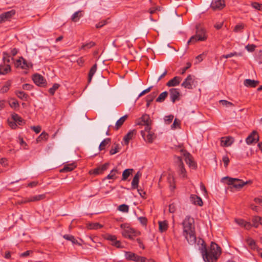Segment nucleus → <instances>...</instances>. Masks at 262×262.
Masks as SVG:
<instances>
[{"instance_id":"f257e3e1","label":"nucleus","mask_w":262,"mask_h":262,"mask_svg":"<svg viewBox=\"0 0 262 262\" xmlns=\"http://www.w3.org/2000/svg\"><path fill=\"white\" fill-rule=\"evenodd\" d=\"M200 241L202 243L200 250L205 262H216L222 253L221 247L212 242L210 248L207 249L204 241L202 239Z\"/></svg>"},{"instance_id":"f03ea898","label":"nucleus","mask_w":262,"mask_h":262,"mask_svg":"<svg viewBox=\"0 0 262 262\" xmlns=\"http://www.w3.org/2000/svg\"><path fill=\"white\" fill-rule=\"evenodd\" d=\"M182 225L183 235L189 244H194L196 242V235L193 218L189 215L186 216L182 222Z\"/></svg>"},{"instance_id":"7ed1b4c3","label":"nucleus","mask_w":262,"mask_h":262,"mask_svg":"<svg viewBox=\"0 0 262 262\" xmlns=\"http://www.w3.org/2000/svg\"><path fill=\"white\" fill-rule=\"evenodd\" d=\"M120 227L122 230L121 232L122 236L131 240H133L135 237L140 234V232L130 228L127 224H121Z\"/></svg>"},{"instance_id":"20e7f679","label":"nucleus","mask_w":262,"mask_h":262,"mask_svg":"<svg viewBox=\"0 0 262 262\" xmlns=\"http://www.w3.org/2000/svg\"><path fill=\"white\" fill-rule=\"evenodd\" d=\"M207 39L205 30L199 27H196V34L191 37L188 43H194L197 41H204Z\"/></svg>"},{"instance_id":"39448f33","label":"nucleus","mask_w":262,"mask_h":262,"mask_svg":"<svg viewBox=\"0 0 262 262\" xmlns=\"http://www.w3.org/2000/svg\"><path fill=\"white\" fill-rule=\"evenodd\" d=\"M136 124L144 126L145 131H149L151 129V121L149 116L147 114H144L142 116L136 121Z\"/></svg>"},{"instance_id":"423d86ee","label":"nucleus","mask_w":262,"mask_h":262,"mask_svg":"<svg viewBox=\"0 0 262 262\" xmlns=\"http://www.w3.org/2000/svg\"><path fill=\"white\" fill-rule=\"evenodd\" d=\"M226 179H229L228 184L233 185L234 188L238 189H240L242 188L244 186L247 184H250L252 183L250 180L244 182L238 179L231 178L229 177H226Z\"/></svg>"},{"instance_id":"0eeeda50","label":"nucleus","mask_w":262,"mask_h":262,"mask_svg":"<svg viewBox=\"0 0 262 262\" xmlns=\"http://www.w3.org/2000/svg\"><path fill=\"white\" fill-rule=\"evenodd\" d=\"M176 162L177 164V171L180 176L183 178L187 177L186 171L184 168V165L182 162V159L180 157L176 158Z\"/></svg>"},{"instance_id":"6e6552de","label":"nucleus","mask_w":262,"mask_h":262,"mask_svg":"<svg viewBox=\"0 0 262 262\" xmlns=\"http://www.w3.org/2000/svg\"><path fill=\"white\" fill-rule=\"evenodd\" d=\"M225 0H213L210 5V8L213 11H219L225 7Z\"/></svg>"},{"instance_id":"1a4fd4ad","label":"nucleus","mask_w":262,"mask_h":262,"mask_svg":"<svg viewBox=\"0 0 262 262\" xmlns=\"http://www.w3.org/2000/svg\"><path fill=\"white\" fill-rule=\"evenodd\" d=\"M259 140V137L257 132L253 130L246 139V142L247 144L250 145L253 143H257Z\"/></svg>"},{"instance_id":"9d476101","label":"nucleus","mask_w":262,"mask_h":262,"mask_svg":"<svg viewBox=\"0 0 262 262\" xmlns=\"http://www.w3.org/2000/svg\"><path fill=\"white\" fill-rule=\"evenodd\" d=\"M33 80L36 85L39 86L44 87L46 86V80L40 74H34L33 76Z\"/></svg>"},{"instance_id":"9b49d317","label":"nucleus","mask_w":262,"mask_h":262,"mask_svg":"<svg viewBox=\"0 0 262 262\" xmlns=\"http://www.w3.org/2000/svg\"><path fill=\"white\" fill-rule=\"evenodd\" d=\"M15 14L14 10L4 12L0 15V23H3L6 21L9 20Z\"/></svg>"},{"instance_id":"f8f14e48","label":"nucleus","mask_w":262,"mask_h":262,"mask_svg":"<svg viewBox=\"0 0 262 262\" xmlns=\"http://www.w3.org/2000/svg\"><path fill=\"white\" fill-rule=\"evenodd\" d=\"M141 134L145 140L149 143L152 142L155 137L154 134L151 132L150 130L149 131H145V129H144V130L141 131Z\"/></svg>"},{"instance_id":"ddd939ff","label":"nucleus","mask_w":262,"mask_h":262,"mask_svg":"<svg viewBox=\"0 0 262 262\" xmlns=\"http://www.w3.org/2000/svg\"><path fill=\"white\" fill-rule=\"evenodd\" d=\"M194 79L193 76L189 75L182 83V86L188 89H191L192 88V84L193 83Z\"/></svg>"},{"instance_id":"4468645a","label":"nucleus","mask_w":262,"mask_h":262,"mask_svg":"<svg viewBox=\"0 0 262 262\" xmlns=\"http://www.w3.org/2000/svg\"><path fill=\"white\" fill-rule=\"evenodd\" d=\"M234 142V138L230 136L222 137L221 138V146L223 147H228L232 144Z\"/></svg>"},{"instance_id":"2eb2a0df","label":"nucleus","mask_w":262,"mask_h":262,"mask_svg":"<svg viewBox=\"0 0 262 262\" xmlns=\"http://www.w3.org/2000/svg\"><path fill=\"white\" fill-rule=\"evenodd\" d=\"M17 67H20L23 69H27L31 66L30 63L28 62L24 58L20 57L16 60L15 63Z\"/></svg>"},{"instance_id":"dca6fc26","label":"nucleus","mask_w":262,"mask_h":262,"mask_svg":"<svg viewBox=\"0 0 262 262\" xmlns=\"http://www.w3.org/2000/svg\"><path fill=\"white\" fill-rule=\"evenodd\" d=\"M185 157V161L189 166L192 169H195L197 167L196 163L193 161L191 156L189 153L184 154Z\"/></svg>"},{"instance_id":"f3484780","label":"nucleus","mask_w":262,"mask_h":262,"mask_svg":"<svg viewBox=\"0 0 262 262\" xmlns=\"http://www.w3.org/2000/svg\"><path fill=\"white\" fill-rule=\"evenodd\" d=\"M169 95L171 101L174 103L179 99L180 95L179 90L178 89L172 88L169 90Z\"/></svg>"},{"instance_id":"a211bd4d","label":"nucleus","mask_w":262,"mask_h":262,"mask_svg":"<svg viewBox=\"0 0 262 262\" xmlns=\"http://www.w3.org/2000/svg\"><path fill=\"white\" fill-rule=\"evenodd\" d=\"M246 242L251 249L253 250H256L257 252H259L260 251H261V249H259L257 247L255 241L252 238L250 237H247L246 239Z\"/></svg>"},{"instance_id":"6ab92c4d","label":"nucleus","mask_w":262,"mask_h":262,"mask_svg":"<svg viewBox=\"0 0 262 262\" xmlns=\"http://www.w3.org/2000/svg\"><path fill=\"white\" fill-rule=\"evenodd\" d=\"M108 165L109 163H106L101 166L97 167L93 170V173L95 175L102 173L107 169Z\"/></svg>"},{"instance_id":"aec40b11","label":"nucleus","mask_w":262,"mask_h":262,"mask_svg":"<svg viewBox=\"0 0 262 262\" xmlns=\"http://www.w3.org/2000/svg\"><path fill=\"white\" fill-rule=\"evenodd\" d=\"M235 222L240 226L244 227L247 230H250L252 225L250 222H246L243 219H235Z\"/></svg>"},{"instance_id":"412c9836","label":"nucleus","mask_w":262,"mask_h":262,"mask_svg":"<svg viewBox=\"0 0 262 262\" xmlns=\"http://www.w3.org/2000/svg\"><path fill=\"white\" fill-rule=\"evenodd\" d=\"M258 80L246 79L244 80V84L246 87L255 88L259 84Z\"/></svg>"},{"instance_id":"4be33fe9","label":"nucleus","mask_w":262,"mask_h":262,"mask_svg":"<svg viewBox=\"0 0 262 262\" xmlns=\"http://www.w3.org/2000/svg\"><path fill=\"white\" fill-rule=\"evenodd\" d=\"M136 134V129L130 130L123 138V141L126 145H127L129 140L132 139Z\"/></svg>"},{"instance_id":"5701e85b","label":"nucleus","mask_w":262,"mask_h":262,"mask_svg":"<svg viewBox=\"0 0 262 262\" xmlns=\"http://www.w3.org/2000/svg\"><path fill=\"white\" fill-rule=\"evenodd\" d=\"M182 80L180 77L176 76L171 80H170L166 84V85L170 86H175L179 85Z\"/></svg>"},{"instance_id":"b1692460","label":"nucleus","mask_w":262,"mask_h":262,"mask_svg":"<svg viewBox=\"0 0 262 262\" xmlns=\"http://www.w3.org/2000/svg\"><path fill=\"white\" fill-rule=\"evenodd\" d=\"M141 176V173L140 171H138L135 175L132 182V187L133 189L138 188L139 182V178Z\"/></svg>"},{"instance_id":"393cba45","label":"nucleus","mask_w":262,"mask_h":262,"mask_svg":"<svg viewBox=\"0 0 262 262\" xmlns=\"http://www.w3.org/2000/svg\"><path fill=\"white\" fill-rule=\"evenodd\" d=\"M45 198V194H39L37 195H35L33 196H31L29 198L26 199L23 203H27L30 202H35L41 200H43Z\"/></svg>"},{"instance_id":"a878e982","label":"nucleus","mask_w":262,"mask_h":262,"mask_svg":"<svg viewBox=\"0 0 262 262\" xmlns=\"http://www.w3.org/2000/svg\"><path fill=\"white\" fill-rule=\"evenodd\" d=\"M190 199L191 202L194 204V205H197L200 206H202L203 205V201L201 198L196 195L192 194L191 195L190 197Z\"/></svg>"},{"instance_id":"bb28decb","label":"nucleus","mask_w":262,"mask_h":262,"mask_svg":"<svg viewBox=\"0 0 262 262\" xmlns=\"http://www.w3.org/2000/svg\"><path fill=\"white\" fill-rule=\"evenodd\" d=\"M11 71V67L9 64L0 65V75H6Z\"/></svg>"},{"instance_id":"cd10ccee","label":"nucleus","mask_w":262,"mask_h":262,"mask_svg":"<svg viewBox=\"0 0 262 262\" xmlns=\"http://www.w3.org/2000/svg\"><path fill=\"white\" fill-rule=\"evenodd\" d=\"M252 226L257 228L259 225H262V217L258 216H254L252 218Z\"/></svg>"},{"instance_id":"c85d7f7f","label":"nucleus","mask_w":262,"mask_h":262,"mask_svg":"<svg viewBox=\"0 0 262 262\" xmlns=\"http://www.w3.org/2000/svg\"><path fill=\"white\" fill-rule=\"evenodd\" d=\"M11 117L13 120L15 121L16 123H17L20 125L25 124L24 120L17 114H12Z\"/></svg>"},{"instance_id":"c756f323","label":"nucleus","mask_w":262,"mask_h":262,"mask_svg":"<svg viewBox=\"0 0 262 262\" xmlns=\"http://www.w3.org/2000/svg\"><path fill=\"white\" fill-rule=\"evenodd\" d=\"M63 237L66 240L71 242L73 244H76L79 246L81 245V244L79 243L72 235L65 234L63 235Z\"/></svg>"},{"instance_id":"7c9ffc66","label":"nucleus","mask_w":262,"mask_h":262,"mask_svg":"<svg viewBox=\"0 0 262 262\" xmlns=\"http://www.w3.org/2000/svg\"><path fill=\"white\" fill-rule=\"evenodd\" d=\"M97 63H95V64H94L93 66V67L91 68V69L89 71V75H88V81L89 83H90L91 82L93 76H94V75L95 74V73H96V72L97 71Z\"/></svg>"},{"instance_id":"2f4dec72","label":"nucleus","mask_w":262,"mask_h":262,"mask_svg":"<svg viewBox=\"0 0 262 262\" xmlns=\"http://www.w3.org/2000/svg\"><path fill=\"white\" fill-rule=\"evenodd\" d=\"M76 167L74 163L64 165L63 168L60 170V172H69L73 170Z\"/></svg>"},{"instance_id":"473e14b6","label":"nucleus","mask_w":262,"mask_h":262,"mask_svg":"<svg viewBox=\"0 0 262 262\" xmlns=\"http://www.w3.org/2000/svg\"><path fill=\"white\" fill-rule=\"evenodd\" d=\"M127 117L128 116L125 115L117 120L115 124V128L116 130H118L122 125Z\"/></svg>"},{"instance_id":"72a5a7b5","label":"nucleus","mask_w":262,"mask_h":262,"mask_svg":"<svg viewBox=\"0 0 262 262\" xmlns=\"http://www.w3.org/2000/svg\"><path fill=\"white\" fill-rule=\"evenodd\" d=\"M157 95V92H152L149 95H148L146 97V106L148 107L149 106L151 102L153 101V100L155 98L156 96Z\"/></svg>"},{"instance_id":"f704fd0d","label":"nucleus","mask_w":262,"mask_h":262,"mask_svg":"<svg viewBox=\"0 0 262 262\" xmlns=\"http://www.w3.org/2000/svg\"><path fill=\"white\" fill-rule=\"evenodd\" d=\"M137 254L131 252H125V256L126 259L129 260H133L136 261V257H137Z\"/></svg>"},{"instance_id":"c9c22d12","label":"nucleus","mask_w":262,"mask_h":262,"mask_svg":"<svg viewBox=\"0 0 262 262\" xmlns=\"http://www.w3.org/2000/svg\"><path fill=\"white\" fill-rule=\"evenodd\" d=\"M15 95L20 99L26 101L28 98V95L23 91H15Z\"/></svg>"},{"instance_id":"e433bc0d","label":"nucleus","mask_w":262,"mask_h":262,"mask_svg":"<svg viewBox=\"0 0 262 262\" xmlns=\"http://www.w3.org/2000/svg\"><path fill=\"white\" fill-rule=\"evenodd\" d=\"M82 16V11H78L75 12L72 16L71 19L74 22L77 21Z\"/></svg>"},{"instance_id":"4c0bfd02","label":"nucleus","mask_w":262,"mask_h":262,"mask_svg":"<svg viewBox=\"0 0 262 262\" xmlns=\"http://www.w3.org/2000/svg\"><path fill=\"white\" fill-rule=\"evenodd\" d=\"M133 171V169H126L125 170H124L122 173V180H126L129 176L132 173Z\"/></svg>"},{"instance_id":"58836bf2","label":"nucleus","mask_w":262,"mask_h":262,"mask_svg":"<svg viewBox=\"0 0 262 262\" xmlns=\"http://www.w3.org/2000/svg\"><path fill=\"white\" fill-rule=\"evenodd\" d=\"M120 150V146L118 144L114 143L113 145L112 146V148L110 151V154L111 155H113L117 152H118Z\"/></svg>"},{"instance_id":"ea45409f","label":"nucleus","mask_w":262,"mask_h":262,"mask_svg":"<svg viewBox=\"0 0 262 262\" xmlns=\"http://www.w3.org/2000/svg\"><path fill=\"white\" fill-rule=\"evenodd\" d=\"M111 140L110 138H106L103 140L99 145V149L100 150L104 149L105 147L111 143Z\"/></svg>"},{"instance_id":"a19ab883","label":"nucleus","mask_w":262,"mask_h":262,"mask_svg":"<svg viewBox=\"0 0 262 262\" xmlns=\"http://www.w3.org/2000/svg\"><path fill=\"white\" fill-rule=\"evenodd\" d=\"M159 225L160 232H164L167 229L168 224L166 221L159 222Z\"/></svg>"},{"instance_id":"79ce46f5","label":"nucleus","mask_w":262,"mask_h":262,"mask_svg":"<svg viewBox=\"0 0 262 262\" xmlns=\"http://www.w3.org/2000/svg\"><path fill=\"white\" fill-rule=\"evenodd\" d=\"M48 137L49 135L47 133L43 132L37 137V138L36 139V142L38 143L39 142H41L43 140H47Z\"/></svg>"},{"instance_id":"37998d69","label":"nucleus","mask_w":262,"mask_h":262,"mask_svg":"<svg viewBox=\"0 0 262 262\" xmlns=\"http://www.w3.org/2000/svg\"><path fill=\"white\" fill-rule=\"evenodd\" d=\"M168 93L167 92H164L160 94L159 97L156 99V102H162L164 101L165 98L167 97Z\"/></svg>"},{"instance_id":"c03bdc74","label":"nucleus","mask_w":262,"mask_h":262,"mask_svg":"<svg viewBox=\"0 0 262 262\" xmlns=\"http://www.w3.org/2000/svg\"><path fill=\"white\" fill-rule=\"evenodd\" d=\"M102 227V225L98 223H90L88 226L89 229H98L101 228Z\"/></svg>"},{"instance_id":"a18cd8bd","label":"nucleus","mask_w":262,"mask_h":262,"mask_svg":"<svg viewBox=\"0 0 262 262\" xmlns=\"http://www.w3.org/2000/svg\"><path fill=\"white\" fill-rule=\"evenodd\" d=\"M10 85H11L10 81H7L5 83V85L1 89V92L2 93H5L7 92L10 89Z\"/></svg>"},{"instance_id":"49530a36","label":"nucleus","mask_w":262,"mask_h":262,"mask_svg":"<svg viewBox=\"0 0 262 262\" xmlns=\"http://www.w3.org/2000/svg\"><path fill=\"white\" fill-rule=\"evenodd\" d=\"M9 103L12 108H16L19 107V103L18 101L14 99H10V100H9Z\"/></svg>"},{"instance_id":"de8ad7c7","label":"nucleus","mask_w":262,"mask_h":262,"mask_svg":"<svg viewBox=\"0 0 262 262\" xmlns=\"http://www.w3.org/2000/svg\"><path fill=\"white\" fill-rule=\"evenodd\" d=\"M95 45V43L93 41H90L89 43L83 44L80 50H86L88 49H90L92 47H94Z\"/></svg>"},{"instance_id":"09e8293b","label":"nucleus","mask_w":262,"mask_h":262,"mask_svg":"<svg viewBox=\"0 0 262 262\" xmlns=\"http://www.w3.org/2000/svg\"><path fill=\"white\" fill-rule=\"evenodd\" d=\"M244 27H245V25L244 24H243V23L239 24L234 27L233 31L236 33H237L239 32H242L243 29L244 28Z\"/></svg>"},{"instance_id":"8fccbe9b","label":"nucleus","mask_w":262,"mask_h":262,"mask_svg":"<svg viewBox=\"0 0 262 262\" xmlns=\"http://www.w3.org/2000/svg\"><path fill=\"white\" fill-rule=\"evenodd\" d=\"M60 85L58 83H54L53 86L49 90V92L51 95L55 94V91L59 88Z\"/></svg>"},{"instance_id":"3c124183","label":"nucleus","mask_w":262,"mask_h":262,"mask_svg":"<svg viewBox=\"0 0 262 262\" xmlns=\"http://www.w3.org/2000/svg\"><path fill=\"white\" fill-rule=\"evenodd\" d=\"M118 210L123 212H128L129 207L126 204H122L119 206Z\"/></svg>"},{"instance_id":"603ef678","label":"nucleus","mask_w":262,"mask_h":262,"mask_svg":"<svg viewBox=\"0 0 262 262\" xmlns=\"http://www.w3.org/2000/svg\"><path fill=\"white\" fill-rule=\"evenodd\" d=\"M118 172L117 169H113L110 173L107 176V179H115L116 178L115 175Z\"/></svg>"},{"instance_id":"864d4df0","label":"nucleus","mask_w":262,"mask_h":262,"mask_svg":"<svg viewBox=\"0 0 262 262\" xmlns=\"http://www.w3.org/2000/svg\"><path fill=\"white\" fill-rule=\"evenodd\" d=\"M3 60L4 63L10 62V59L9 55L6 52H4L3 53Z\"/></svg>"},{"instance_id":"5fc2aeb1","label":"nucleus","mask_w":262,"mask_h":262,"mask_svg":"<svg viewBox=\"0 0 262 262\" xmlns=\"http://www.w3.org/2000/svg\"><path fill=\"white\" fill-rule=\"evenodd\" d=\"M251 6L254 9L258 10H261L262 9V5L257 3V2H253L251 3Z\"/></svg>"},{"instance_id":"6e6d98bb","label":"nucleus","mask_w":262,"mask_h":262,"mask_svg":"<svg viewBox=\"0 0 262 262\" xmlns=\"http://www.w3.org/2000/svg\"><path fill=\"white\" fill-rule=\"evenodd\" d=\"M220 103L222 104L223 105H225L226 106H234V104L227 100H221L220 101Z\"/></svg>"},{"instance_id":"4d7b16f0","label":"nucleus","mask_w":262,"mask_h":262,"mask_svg":"<svg viewBox=\"0 0 262 262\" xmlns=\"http://www.w3.org/2000/svg\"><path fill=\"white\" fill-rule=\"evenodd\" d=\"M237 55H241V54L237 53L236 52L230 53H229L228 54L223 55L222 56V57H223V58H230V57H232L233 56H237Z\"/></svg>"},{"instance_id":"13d9d810","label":"nucleus","mask_w":262,"mask_h":262,"mask_svg":"<svg viewBox=\"0 0 262 262\" xmlns=\"http://www.w3.org/2000/svg\"><path fill=\"white\" fill-rule=\"evenodd\" d=\"M136 259V262H147V259L146 257L137 255Z\"/></svg>"},{"instance_id":"bf43d9fd","label":"nucleus","mask_w":262,"mask_h":262,"mask_svg":"<svg viewBox=\"0 0 262 262\" xmlns=\"http://www.w3.org/2000/svg\"><path fill=\"white\" fill-rule=\"evenodd\" d=\"M31 129L34 131L36 134H38L41 131V128L39 125L32 126H31Z\"/></svg>"},{"instance_id":"052dcab7","label":"nucleus","mask_w":262,"mask_h":262,"mask_svg":"<svg viewBox=\"0 0 262 262\" xmlns=\"http://www.w3.org/2000/svg\"><path fill=\"white\" fill-rule=\"evenodd\" d=\"M160 10H161V8L160 7H155L150 8L149 10V12L150 14H152L155 13L156 12V11H159Z\"/></svg>"},{"instance_id":"680f3d73","label":"nucleus","mask_w":262,"mask_h":262,"mask_svg":"<svg viewBox=\"0 0 262 262\" xmlns=\"http://www.w3.org/2000/svg\"><path fill=\"white\" fill-rule=\"evenodd\" d=\"M256 46L254 45L248 44L246 46V49L249 52H253L255 50Z\"/></svg>"},{"instance_id":"e2e57ef3","label":"nucleus","mask_w":262,"mask_h":262,"mask_svg":"<svg viewBox=\"0 0 262 262\" xmlns=\"http://www.w3.org/2000/svg\"><path fill=\"white\" fill-rule=\"evenodd\" d=\"M173 119V116L171 115L166 116L165 117L164 120H165V122H166V123L169 124L172 122Z\"/></svg>"},{"instance_id":"0e129e2a","label":"nucleus","mask_w":262,"mask_h":262,"mask_svg":"<svg viewBox=\"0 0 262 262\" xmlns=\"http://www.w3.org/2000/svg\"><path fill=\"white\" fill-rule=\"evenodd\" d=\"M222 160L224 162L225 167H227L229 163V159L228 157L227 156H223Z\"/></svg>"},{"instance_id":"69168bd1","label":"nucleus","mask_w":262,"mask_h":262,"mask_svg":"<svg viewBox=\"0 0 262 262\" xmlns=\"http://www.w3.org/2000/svg\"><path fill=\"white\" fill-rule=\"evenodd\" d=\"M176 206L173 204H171L169 205V211L170 213H174L176 210Z\"/></svg>"},{"instance_id":"338daca9","label":"nucleus","mask_w":262,"mask_h":262,"mask_svg":"<svg viewBox=\"0 0 262 262\" xmlns=\"http://www.w3.org/2000/svg\"><path fill=\"white\" fill-rule=\"evenodd\" d=\"M152 86H150L149 88H148L147 89L144 90V91H143L138 96V99L141 96H143V95L148 93L150 92V91L151 90V89H152Z\"/></svg>"},{"instance_id":"774afa93","label":"nucleus","mask_w":262,"mask_h":262,"mask_svg":"<svg viewBox=\"0 0 262 262\" xmlns=\"http://www.w3.org/2000/svg\"><path fill=\"white\" fill-rule=\"evenodd\" d=\"M191 63L187 62V64H186V67H184V68H182L181 69V74H184L186 72V70L187 69H188L191 67Z\"/></svg>"}]
</instances>
